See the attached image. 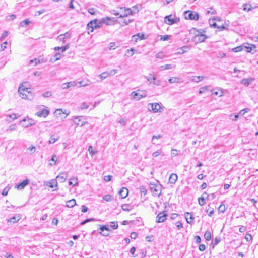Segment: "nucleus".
Instances as JSON below:
<instances>
[{
  "instance_id": "nucleus-1",
  "label": "nucleus",
  "mask_w": 258,
  "mask_h": 258,
  "mask_svg": "<svg viewBox=\"0 0 258 258\" xmlns=\"http://www.w3.org/2000/svg\"><path fill=\"white\" fill-rule=\"evenodd\" d=\"M117 22V20L115 18L106 17L100 20L94 19L90 21L87 24V28L88 30L92 32L94 29L100 27L102 23H105L107 25H113L115 22Z\"/></svg>"
},
{
  "instance_id": "nucleus-2",
  "label": "nucleus",
  "mask_w": 258,
  "mask_h": 258,
  "mask_svg": "<svg viewBox=\"0 0 258 258\" xmlns=\"http://www.w3.org/2000/svg\"><path fill=\"white\" fill-rule=\"evenodd\" d=\"M191 31L195 34V36L192 38V41L195 43V44L203 42L207 38L205 35L202 33V32H205V31L202 29L198 30L196 28H193Z\"/></svg>"
},
{
  "instance_id": "nucleus-3",
  "label": "nucleus",
  "mask_w": 258,
  "mask_h": 258,
  "mask_svg": "<svg viewBox=\"0 0 258 258\" xmlns=\"http://www.w3.org/2000/svg\"><path fill=\"white\" fill-rule=\"evenodd\" d=\"M28 88H24L23 86L19 87L18 89V92L20 93V96L22 99H29L31 98L28 96V95H31V93L28 91Z\"/></svg>"
},
{
  "instance_id": "nucleus-4",
  "label": "nucleus",
  "mask_w": 258,
  "mask_h": 258,
  "mask_svg": "<svg viewBox=\"0 0 258 258\" xmlns=\"http://www.w3.org/2000/svg\"><path fill=\"white\" fill-rule=\"evenodd\" d=\"M149 106H151V110L154 113L161 112L163 111L164 107H163L161 103H149Z\"/></svg>"
},
{
  "instance_id": "nucleus-5",
  "label": "nucleus",
  "mask_w": 258,
  "mask_h": 258,
  "mask_svg": "<svg viewBox=\"0 0 258 258\" xmlns=\"http://www.w3.org/2000/svg\"><path fill=\"white\" fill-rule=\"evenodd\" d=\"M184 17L186 19L198 20L199 18V14L196 12L185 11L184 13Z\"/></svg>"
},
{
  "instance_id": "nucleus-6",
  "label": "nucleus",
  "mask_w": 258,
  "mask_h": 258,
  "mask_svg": "<svg viewBox=\"0 0 258 258\" xmlns=\"http://www.w3.org/2000/svg\"><path fill=\"white\" fill-rule=\"evenodd\" d=\"M150 188L155 196H160L161 194V187L160 185L151 184Z\"/></svg>"
},
{
  "instance_id": "nucleus-7",
  "label": "nucleus",
  "mask_w": 258,
  "mask_h": 258,
  "mask_svg": "<svg viewBox=\"0 0 258 258\" xmlns=\"http://www.w3.org/2000/svg\"><path fill=\"white\" fill-rule=\"evenodd\" d=\"M179 19H177L176 17L175 18H172V15H170L168 16H166L164 18V22L166 24L168 25H172L174 23H177L178 21H179Z\"/></svg>"
},
{
  "instance_id": "nucleus-8",
  "label": "nucleus",
  "mask_w": 258,
  "mask_h": 258,
  "mask_svg": "<svg viewBox=\"0 0 258 258\" xmlns=\"http://www.w3.org/2000/svg\"><path fill=\"white\" fill-rule=\"evenodd\" d=\"M100 234H101L103 236H108L109 233L108 232L110 231V229L106 226V225H101L99 228Z\"/></svg>"
},
{
  "instance_id": "nucleus-9",
  "label": "nucleus",
  "mask_w": 258,
  "mask_h": 258,
  "mask_svg": "<svg viewBox=\"0 0 258 258\" xmlns=\"http://www.w3.org/2000/svg\"><path fill=\"white\" fill-rule=\"evenodd\" d=\"M167 216V214L164 212H160L156 217V222L161 223L164 222L166 220Z\"/></svg>"
},
{
  "instance_id": "nucleus-10",
  "label": "nucleus",
  "mask_w": 258,
  "mask_h": 258,
  "mask_svg": "<svg viewBox=\"0 0 258 258\" xmlns=\"http://www.w3.org/2000/svg\"><path fill=\"white\" fill-rule=\"evenodd\" d=\"M119 9L120 10H124V12L123 13L120 14L119 18H123L127 17L129 15H133L134 13L133 11L129 8L126 9L123 7H120Z\"/></svg>"
},
{
  "instance_id": "nucleus-11",
  "label": "nucleus",
  "mask_w": 258,
  "mask_h": 258,
  "mask_svg": "<svg viewBox=\"0 0 258 258\" xmlns=\"http://www.w3.org/2000/svg\"><path fill=\"white\" fill-rule=\"evenodd\" d=\"M50 112L48 110L46 109H43L41 111H39L35 113V115L39 117H46L49 114Z\"/></svg>"
},
{
  "instance_id": "nucleus-12",
  "label": "nucleus",
  "mask_w": 258,
  "mask_h": 258,
  "mask_svg": "<svg viewBox=\"0 0 258 258\" xmlns=\"http://www.w3.org/2000/svg\"><path fill=\"white\" fill-rule=\"evenodd\" d=\"M131 95L133 96V97L134 99H136L137 100H139L140 99L146 97V96L145 93L140 94V93H137L135 91L131 93Z\"/></svg>"
},
{
  "instance_id": "nucleus-13",
  "label": "nucleus",
  "mask_w": 258,
  "mask_h": 258,
  "mask_svg": "<svg viewBox=\"0 0 258 258\" xmlns=\"http://www.w3.org/2000/svg\"><path fill=\"white\" fill-rule=\"evenodd\" d=\"M20 123L24 127H28L34 124V123L32 122V120L27 121L26 119H23Z\"/></svg>"
},
{
  "instance_id": "nucleus-14",
  "label": "nucleus",
  "mask_w": 258,
  "mask_h": 258,
  "mask_svg": "<svg viewBox=\"0 0 258 258\" xmlns=\"http://www.w3.org/2000/svg\"><path fill=\"white\" fill-rule=\"evenodd\" d=\"M67 178V174L65 172L60 173L56 177V180L59 181L60 182H64Z\"/></svg>"
},
{
  "instance_id": "nucleus-15",
  "label": "nucleus",
  "mask_w": 258,
  "mask_h": 258,
  "mask_svg": "<svg viewBox=\"0 0 258 258\" xmlns=\"http://www.w3.org/2000/svg\"><path fill=\"white\" fill-rule=\"evenodd\" d=\"M128 194V190L126 187H122L119 191V195L122 199L126 198Z\"/></svg>"
},
{
  "instance_id": "nucleus-16",
  "label": "nucleus",
  "mask_w": 258,
  "mask_h": 258,
  "mask_svg": "<svg viewBox=\"0 0 258 258\" xmlns=\"http://www.w3.org/2000/svg\"><path fill=\"white\" fill-rule=\"evenodd\" d=\"M29 183V180L28 179H25L21 183H19L18 185L16 186V187L19 189H23L24 187L27 185Z\"/></svg>"
},
{
  "instance_id": "nucleus-17",
  "label": "nucleus",
  "mask_w": 258,
  "mask_h": 258,
  "mask_svg": "<svg viewBox=\"0 0 258 258\" xmlns=\"http://www.w3.org/2000/svg\"><path fill=\"white\" fill-rule=\"evenodd\" d=\"M185 217L186 218V220L187 222L189 224H191L194 221V217L192 215V214L188 212H186L185 213Z\"/></svg>"
},
{
  "instance_id": "nucleus-18",
  "label": "nucleus",
  "mask_w": 258,
  "mask_h": 258,
  "mask_svg": "<svg viewBox=\"0 0 258 258\" xmlns=\"http://www.w3.org/2000/svg\"><path fill=\"white\" fill-rule=\"evenodd\" d=\"M243 10L244 11H246L247 12L250 11L253 9L258 8L257 6H255L252 7L251 6V4H248V3L244 4L243 5Z\"/></svg>"
},
{
  "instance_id": "nucleus-19",
  "label": "nucleus",
  "mask_w": 258,
  "mask_h": 258,
  "mask_svg": "<svg viewBox=\"0 0 258 258\" xmlns=\"http://www.w3.org/2000/svg\"><path fill=\"white\" fill-rule=\"evenodd\" d=\"M178 179V176L176 174L172 173L169 179V183L171 184H175Z\"/></svg>"
},
{
  "instance_id": "nucleus-20",
  "label": "nucleus",
  "mask_w": 258,
  "mask_h": 258,
  "mask_svg": "<svg viewBox=\"0 0 258 258\" xmlns=\"http://www.w3.org/2000/svg\"><path fill=\"white\" fill-rule=\"evenodd\" d=\"M83 118H84V117L82 116H75L73 118V121L74 122V123L76 124V126H78L80 125L79 122L82 123V121H83L82 120Z\"/></svg>"
},
{
  "instance_id": "nucleus-21",
  "label": "nucleus",
  "mask_w": 258,
  "mask_h": 258,
  "mask_svg": "<svg viewBox=\"0 0 258 258\" xmlns=\"http://www.w3.org/2000/svg\"><path fill=\"white\" fill-rule=\"evenodd\" d=\"M254 80V78H249L247 79H243L241 81V83L246 86H248Z\"/></svg>"
},
{
  "instance_id": "nucleus-22",
  "label": "nucleus",
  "mask_w": 258,
  "mask_h": 258,
  "mask_svg": "<svg viewBox=\"0 0 258 258\" xmlns=\"http://www.w3.org/2000/svg\"><path fill=\"white\" fill-rule=\"evenodd\" d=\"M59 139V136L56 135H52L48 141L49 144H53L58 141Z\"/></svg>"
},
{
  "instance_id": "nucleus-23",
  "label": "nucleus",
  "mask_w": 258,
  "mask_h": 258,
  "mask_svg": "<svg viewBox=\"0 0 258 258\" xmlns=\"http://www.w3.org/2000/svg\"><path fill=\"white\" fill-rule=\"evenodd\" d=\"M244 47L245 49H246L247 52H251L253 54L256 52V50H255L254 52H251L253 48L255 49L256 48L255 45L247 44V46H245Z\"/></svg>"
},
{
  "instance_id": "nucleus-24",
  "label": "nucleus",
  "mask_w": 258,
  "mask_h": 258,
  "mask_svg": "<svg viewBox=\"0 0 258 258\" xmlns=\"http://www.w3.org/2000/svg\"><path fill=\"white\" fill-rule=\"evenodd\" d=\"M132 20L130 19H125L123 21H119L118 23L120 24L121 26H124L128 25L130 23L132 22Z\"/></svg>"
},
{
  "instance_id": "nucleus-25",
  "label": "nucleus",
  "mask_w": 258,
  "mask_h": 258,
  "mask_svg": "<svg viewBox=\"0 0 258 258\" xmlns=\"http://www.w3.org/2000/svg\"><path fill=\"white\" fill-rule=\"evenodd\" d=\"M175 67V65H173L172 64H168L161 66L160 69H161V70H165L171 69Z\"/></svg>"
},
{
  "instance_id": "nucleus-26",
  "label": "nucleus",
  "mask_w": 258,
  "mask_h": 258,
  "mask_svg": "<svg viewBox=\"0 0 258 258\" xmlns=\"http://www.w3.org/2000/svg\"><path fill=\"white\" fill-rule=\"evenodd\" d=\"M20 219V218L19 216L16 217L14 216L11 217V218L7 220V223H15L17 222H18Z\"/></svg>"
},
{
  "instance_id": "nucleus-27",
  "label": "nucleus",
  "mask_w": 258,
  "mask_h": 258,
  "mask_svg": "<svg viewBox=\"0 0 258 258\" xmlns=\"http://www.w3.org/2000/svg\"><path fill=\"white\" fill-rule=\"evenodd\" d=\"M76 205V200L74 199L68 201L67 203V207L72 208Z\"/></svg>"
},
{
  "instance_id": "nucleus-28",
  "label": "nucleus",
  "mask_w": 258,
  "mask_h": 258,
  "mask_svg": "<svg viewBox=\"0 0 258 258\" xmlns=\"http://www.w3.org/2000/svg\"><path fill=\"white\" fill-rule=\"evenodd\" d=\"M30 23V21L28 19H26L20 23V26L22 27H26Z\"/></svg>"
},
{
  "instance_id": "nucleus-29",
  "label": "nucleus",
  "mask_w": 258,
  "mask_h": 258,
  "mask_svg": "<svg viewBox=\"0 0 258 258\" xmlns=\"http://www.w3.org/2000/svg\"><path fill=\"white\" fill-rule=\"evenodd\" d=\"M17 118L16 114H12L11 115H8L7 116L6 120L7 121H11V120H14Z\"/></svg>"
},
{
  "instance_id": "nucleus-30",
  "label": "nucleus",
  "mask_w": 258,
  "mask_h": 258,
  "mask_svg": "<svg viewBox=\"0 0 258 258\" xmlns=\"http://www.w3.org/2000/svg\"><path fill=\"white\" fill-rule=\"evenodd\" d=\"M214 20H218L220 21V19L218 17H216L213 19L212 22H211V21H209V24L211 26L213 27L214 28H217L218 25L216 22H213Z\"/></svg>"
},
{
  "instance_id": "nucleus-31",
  "label": "nucleus",
  "mask_w": 258,
  "mask_h": 258,
  "mask_svg": "<svg viewBox=\"0 0 258 258\" xmlns=\"http://www.w3.org/2000/svg\"><path fill=\"white\" fill-rule=\"evenodd\" d=\"M36 148L34 146H31L27 149V151L28 153L32 154L36 151Z\"/></svg>"
},
{
  "instance_id": "nucleus-32",
  "label": "nucleus",
  "mask_w": 258,
  "mask_h": 258,
  "mask_svg": "<svg viewBox=\"0 0 258 258\" xmlns=\"http://www.w3.org/2000/svg\"><path fill=\"white\" fill-rule=\"evenodd\" d=\"M204 238L207 241L210 240L211 239V232L209 231H206L204 234Z\"/></svg>"
},
{
  "instance_id": "nucleus-33",
  "label": "nucleus",
  "mask_w": 258,
  "mask_h": 258,
  "mask_svg": "<svg viewBox=\"0 0 258 258\" xmlns=\"http://www.w3.org/2000/svg\"><path fill=\"white\" fill-rule=\"evenodd\" d=\"M49 186L51 188H53L54 187L57 186V181L56 180H54V179L51 180L49 182Z\"/></svg>"
},
{
  "instance_id": "nucleus-34",
  "label": "nucleus",
  "mask_w": 258,
  "mask_h": 258,
  "mask_svg": "<svg viewBox=\"0 0 258 258\" xmlns=\"http://www.w3.org/2000/svg\"><path fill=\"white\" fill-rule=\"evenodd\" d=\"M68 48H69V45H68V44H67L63 47H55L54 48V50H56L57 49H61V52L62 53V52H64L66 50H67Z\"/></svg>"
},
{
  "instance_id": "nucleus-35",
  "label": "nucleus",
  "mask_w": 258,
  "mask_h": 258,
  "mask_svg": "<svg viewBox=\"0 0 258 258\" xmlns=\"http://www.w3.org/2000/svg\"><path fill=\"white\" fill-rule=\"evenodd\" d=\"M132 38H133V39L135 40L136 41L137 40V39L138 38H140V40H142V39H144L145 38L144 34H142L141 36L140 37V34L139 33H138L137 35H134Z\"/></svg>"
},
{
  "instance_id": "nucleus-36",
  "label": "nucleus",
  "mask_w": 258,
  "mask_h": 258,
  "mask_svg": "<svg viewBox=\"0 0 258 258\" xmlns=\"http://www.w3.org/2000/svg\"><path fill=\"white\" fill-rule=\"evenodd\" d=\"M108 76H109L108 72H103L100 75H99V77L101 78V80H103V79H105Z\"/></svg>"
},
{
  "instance_id": "nucleus-37",
  "label": "nucleus",
  "mask_w": 258,
  "mask_h": 258,
  "mask_svg": "<svg viewBox=\"0 0 258 258\" xmlns=\"http://www.w3.org/2000/svg\"><path fill=\"white\" fill-rule=\"evenodd\" d=\"M103 199L107 202H109L112 201V197L110 195H106L103 196Z\"/></svg>"
},
{
  "instance_id": "nucleus-38",
  "label": "nucleus",
  "mask_w": 258,
  "mask_h": 258,
  "mask_svg": "<svg viewBox=\"0 0 258 258\" xmlns=\"http://www.w3.org/2000/svg\"><path fill=\"white\" fill-rule=\"evenodd\" d=\"M198 202H199V205H200L201 206L204 205L205 204V199L204 197H201L199 198H198Z\"/></svg>"
},
{
  "instance_id": "nucleus-39",
  "label": "nucleus",
  "mask_w": 258,
  "mask_h": 258,
  "mask_svg": "<svg viewBox=\"0 0 258 258\" xmlns=\"http://www.w3.org/2000/svg\"><path fill=\"white\" fill-rule=\"evenodd\" d=\"M243 45L239 46L232 49L233 51L235 52H238L243 50Z\"/></svg>"
},
{
  "instance_id": "nucleus-40",
  "label": "nucleus",
  "mask_w": 258,
  "mask_h": 258,
  "mask_svg": "<svg viewBox=\"0 0 258 258\" xmlns=\"http://www.w3.org/2000/svg\"><path fill=\"white\" fill-rule=\"evenodd\" d=\"M77 180V178L71 179L69 182V184L70 185L75 186L76 184H78Z\"/></svg>"
},
{
  "instance_id": "nucleus-41",
  "label": "nucleus",
  "mask_w": 258,
  "mask_h": 258,
  "mask_svg": "<svg viewBox=\"0 0 258 258\" xmlns=\"http://www.w3.org/2000/svg\"><path fill=\"white\" fill-rule=\"evenodd\" d=\"M208 86H205L202 87H201L200 89L199 93L200 94H201L204 93L207 90H208Z\"/></svg>"
},
{
  "instance_id": "nucleus-42",
  "label": "nucleus",
  "mask_w": 258,
  "mask_h": 258,
  "mask_svg": "<svg viewBox=\"0 0 258 258\" xmlns=\"http://www.w3.org/2000/svg\"><path fill=\"white\" fill-rule=\"evenodd\" d=\"M93 221H95V219L94 218L86 219L85 220H84L83 221H82L80 223V225H85V224H86L87 223H88L89 222Z\"/></svg>"
},
{
  "instance_id": "nucleus-43",
  "label": "nucleus",
  "mask_w": 258,
  "mask_h": 258,
  "mask_svg": "<svg viewBox=\"0 0 258 258\" xmlns=\"http://www.w3.org/2000/svg\"><path fill=\"white\" fill-rule=\"evenodd\" d=\"M57 160V157L56 155H53L51 159H50V161H52L53 162H54V163L53 164H52V163H50V165L51 166H52V165H54L55 164L56 162V161Z\"/></svg>"
},
{
  "instance_id": "nucleus-44",
  "label": "nucleus",
  "mask_w": 258,
  "mask_h": 258,
  "mask_svg": "<svg viewBox=\"0 0 258 258\" xmlns=\"http://www.w3.org/2000/svg\"><path fill=\"white\" fill-rule=\"evenodd\" d=\"M9 34V32L7 31H5L2 34L0 37V40L3 41V39L6 38Z\"/></svg>"
},
{
  "instance_id": "nucleus-45",
  "label": "nucleus",
  "mask_w": 258,
  "mask_h": 258,
  "mask_svg": "<svg viewBox=\"0 0 258 258\" xmlns=\"http://www.w3.org/2000/svg\"><path fill=\"white\" fill-rule=\"evenodd\" d=\"M57 39L60 41H62L63 43H65L64 40L66 39V37L63 34L59 35L57 37Z\"/></svg>"
},
{
  "instance_id": "nucleus-46",
  "label": "nucleus",
  "mask_w": 258,
  "mask_h": 258,
  "mask_svg": "<svg viewBox=\"0 0 258 258\" xmlns=\"http://www.w3.org/2000/svg\"><path fill=\"white\" fill-rule=\"evenodd\" d=\"M110 226L113 229H117L118 225L117 222H111Z\"/></svg>"
},
{
  "instance_id": "nucleus-47",
  "label": "nucleus",
  "mask_w": 258,
  "mask_h": 258,
  "mask_svg": "<svg viewBox=\"0 0 258 258\" xmlns=\"http://www.w3.org/2000/svg\"><path fill=\"white\" fill-rule=\"evenodd\" d=\"M203 76L195 77L194 78L192 79V80L196 82H199V81H201L203 79Z\"/></svg>"
},
{
  "instance_id": "nucleus-48",
  "label": "nucleus",
  "mask_w": 258,
  "mask_h": 258,
  "mask_svg": "<svg viewBox=\"0 0 258 258\" xmlns=\"http://www.w3.org/2000/svg\"><path fill=\"white\" fill-rule=\"evenodd\" d=\"M128 207H129L128 204H123L121 206L122 209L123 211H130V209L128 208Z\"/></svg>"
},
{
  "instance_id": "nucleus-49",
  "label": "nucleus",
  "mask_w": 258,
  "mask_h": 258,
  "mask_svg": "<svg viewBox=\"0 0 258 258\" xmlns=\"http://www.w3.org/2000/svg\"><path fill=\"white\" fill-rule=\"evenodd\" d=\"M178 78H170L168 80L170 83H177L178 82Z\"/></svg>"
},
{
  "instance_id": "nucleus-50",
  "label": "nucleus",
  "mask_w": 258,
  "mask_h": 258,
  "mask_svg": "<svg viewBox=\"0 0 258 258\" xmlns=\"http://www.w3.org/2000/svg\"><path fill=\"white\" fill-rule=\"evenodd\" d=\"M116 47H117V46H115V43L114 42H111L109 44V50H114Z\"/></svg>"
},
{
  "instance_id": "nucleus-51",
  "label": "nucleus",
  "mask_w": 258,
  "mask_h": 258,
  "mask_svg": "<svg viewBox=\"0 0 258 258\" xmlns=\"http://www.w3.org/2000/svg\"><path fill=\"white\" fill-rule=\"evenodd\" d=\"M165 56L162 52H160L156 55V57L157 58L162 59Z\"/></svg>"
},
{
  "instance_id": "nucleus-52",
  "label": "nucleus",
  "mask_w": 258,
  "mask_h": 258,
  "mask_svg": "<svg viewBox=\"0 0 258 258\" xmlns=\"http://www.w3.org/2000/svg\"><path fill=\"white\" fill-rule=\"evenodd\" d=\"M171 154L172 156L175 157L178 155V152L176 149H172Z\"/></svg>"
},
{
  "instance_id": "nucleus-53",
  "label": "nucleus",
  "mask_w": 258,
  "mask_h": 258,
  "mask_svg": "<svg viewBox=\"0 0 258 258\" xmlns=\"http://www.w3.org/2000/svg\"><path fill=\"white\" fill-rule=\"evenodd\" d=\"M209 216L211 217L214 213V210L213 208H211V210L208 209L206 211Z\"/></svg>"
},
{
  "instance_id": "nucleus-54",
  "label": "nucleus",
  "mask_w": 258,
  "mask_h": 258,
  "mask_svg": "<svg viewBox=\"0 0 258 258\" xmlns=\"http://www.w3.org/2000/svg\"><path fill=\"white\" fill-rule=\"evenodd\" d=\"M170 36L168 35H164V36H161V40L163 41H167L168 39H169Z\"/></svg>"
},
{
  "instance_id": "nucleus-55",
  "label": "nucleus",
  "mask_w": 258,
  "mask_h": 258,
  "mask_svg": "<svg viewBox=\"0 0 258 258\" xmlns=\"http://www.w3.org/2000/svg\"><path fill=\"white\" fill-rule=\"evenodd\" d=\"M88 151H89V153L92 155H94L96 153V151H93V147L91 146L89 147Z\"/></svg>"
},
{
  "instance_id": "nucleus-56",
  "label": "nucleus",
  "mask_w": 258,
  "mask_h": 258,
  "mask_svg": "<svg viewBox=\"0 0 258 258\" xmlns=\"http://www.w3.org/2000/svg\"><path fill=\"white\" fill-rule=\"evenodd\" d=\"M51 96V93L49 91H47L42 94V96L45 98L49 97Z\"/></svg>"
},
{
  "instance_id": "nucleus-57",
  "label": "nucleus",
  "mask_w": 258,
  "mask_h": 258,
  "mask_svg": "<svg viewBox=\"0 0 258 258\" xmlns=\"http://www.w3.org/2000/svg\"><path fill=\"white\" fill-rule=\"evenodd\" d=\"M89 107V105L85 102H84L82 103L81 105V109H87Z\"/></svg>"
},
{
  "instance_id": "nucleus-58",
  "label": "nucleus",
  "mask_w": 258,
  "mask_h": 258,
  "mask_svg": "<svg viewBox=\"0 0 258 258\" xmlns=\"http://www.w3.org/2000/svg\"><path fill=\"white\" fill-rule=\"evenodd\" d=\"M138 236V234L135 232H132L131 233L130 237L132 239H135Z\"/></svg>"
},
{
  "instance_id": "nucleus-59",
  "label": "nucleus",
  "mask_w": 258,
  "mask_h": 258,
  "mask_svg": "<svg viewBox=\"0 0 258 258\" xmlns=\"http://www.w3.org/2000/svg\"><path fill=\"white\" fill-rule=\"evenodd\" d=\"M16 17V15L12 14L7 17L8 20H13Z\"/></svg>"
},
{
  "instance_id": "nucleus-60",
  "label": "nucleus",
  "mask_w": 258,
  "mask_h": 258,
  "mask_svg": "<svg viewBox=\"0 0 258 258\" xmlns=\"http://www.w3.org/2000/svg\"><path fill=\"white\" fill-rule=\"evenodd\" d=\"M88 12L91 15H95L96 13L95 10L94 8H89Z\"/></svg>"
},
{
  "instance_id": "nucleus-61",
  "label": "nucleus",
  "mask_w": 258,
  "mask_h": 258,
  "mask_svg": "<svg viewBox=\"0 0 258 258\" xmlns=\"http://www.w3.org/2000/svg\"><path fill=\"white\" fill-rule=\"evenodd\" d=\"M199 249L200 251H203L204 250H205L206 249V246L204 244H200L199 245Z\"/></svg>"
},
{
  "instance_id": "nucleus-62",
  "label": "nucleus",
  "mask_w": 258,
  "mask_h": 258,
  "mask_svg": "<svg viewBox=\"0 0 258 258\" xmlns=\"http://www.w3.org/2000/svg\"><path fill=\"white\" fill-rule=\"evenodd\" d=\"M225 56H226V54L222 52H220L217 54V57L218 58H223V57H225Z\"/></svg>"
},
{
  "instance_id": "nucleus-63",
  "label": "nucleus",
  "mask_w": 258,
  "mask_h": 258,
  "mask_svg": "<svg viewBox=\"0 0 258 258\" xmlns=\"http://www.w3.org/2000/svg\"><path fill=\"white\" fill-rule=\"evenodd\" d=\"M112 176L111 175H107L105 176L104 177V179L105 181L108 182L111 180Z\"/></svg>"
},
{
  "instance_id": "nucleus-64",
  "label": "nucleus",
  "mask_w": 258,
  "mask_h": 258,
  "mask_svg": "<svg viewBox=\"0 0 258 258\" xmlns=\"http://www.w3.org/2000/svg\"><path fill=\"white\" fill-rule=\"evenodd\" d=\"M160 154H161V151L158 150V151H155V152H154L152 154V156L153 157H157Z\"/></svg>"
}]
</instances>
